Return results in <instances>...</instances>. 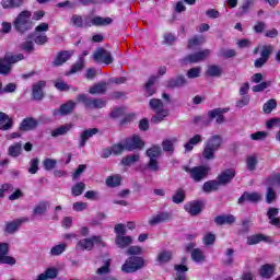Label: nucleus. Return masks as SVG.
<instances>
[{"label": "nucleus", "instance_id": "nucleus-35", "mask_svg": "<svg viewBox=\"0 0 280 280\" xmlns=\"http://www.w3.org/2000/svg\"><path fill=\"white\" fill-rule=\"evenodd\" d=\"M214 222L219 226H222L224 224H234L235 215H233V214L218 215V217L214 218Z\"/></svg>", "mask_w": 280, "mask_h": 280}, {"label": "nucleus", "instance_id": "nucleus-57", "mask_svg": "<svg viewBox=\"0 0 280 280\" xmlns=\"http://www.w3.org/2000/svg\"><path fill=\"white\" fill-rule=\"evenodd\" d=\"M233 255H235V249L233 248H228L225 250V259H223V264L224 266H232L233 261H234V258H233Z\"/></svg>", "mask_w": 280, "mask_h": 280}, {"label": "nucleus", "instance_id": "nucleus-21", "mask_svg": "<svg viewBox=\"0 0 280 280\" xmlns=\"http://www.w3.org/2000/svg\"><path fill=\"white\" fill-rule=\"evenodd\" d=\"M36 128H38V120L32 117L24 118L20 124L22 132H30V130H36Z\"/></svg>", "mask_w": 280, "mask_h": 280}, {"label": "nucleus", "instance_id": "nucleus-26", "mask_svg": "<svg viewBox=\"0 0 280 280\" xmlns=\"http://www.w3.org/2000/svg\"><path fill=\"white\" fill-rule=\"evenodd\" d=\"M224 113H229V108H214L208 113L209 119H215L217 124H224Z\"/></svg>", "mask_w": 280, "mask_h": 280}, {"label": "nucleus", "instance_id": "nucleus-8", "mask_svg": "<svg viewBox=\"0 0 280 280\" xmlns=\"http://www.w3.org/2000/svg\"><path fill=\"white\" fill-rule=\"evenodd\" d=\"M184 170L190 175V178H192L195 183H200L201 180H205L207 176H209V167L207 166H195L192 168H189V166H184Z\"/></svg>", "mask_w": 280, "mask_h": 280}, {"label": "nucleus", "instance_id": "nucleus-2", "mask_svg": "<svg viewBox=\"0 0 280 280\" xmlns=\"http://www.w3.org/2000/svg\"><path fill=\"white\" fill-rule=\"evenodd\" d=\"M222 148V136L214 135L203 144L202 156L206 161H213L215 152Z\"/></svg>", "mask_w": 280, "mask_h": 280}, {"label": "nucleus", "instance_id": "nucleus-53", "mask_svg": "<svg viewBox=\"0 0 280 280\" xmlns=\"http://www.w3.org/2000/svg\"><path fill=\"white\" fill-rule=\"evenodd\" d=\"M70 23L73 27H84V19H82V15L73 14L70 19Z\"/></svg>", "mask_w": 280, "mask_h": 280}, {"label": "nucleus", "instance_id": "nucleus-38", "mask_svg": "<svg viewBox=\"0 0 280 280\" xmlns=\"http://www.w3.org/2000/svg\"><path fill=\"white\" fill-rule=\"evenodd\" d=\"M21 152H23V144H21V142L14 143L8 149L9 156H12L13 159L21 156Z\"/></svg>", "mask_w": 280, "mask_h": 280}, {"label": "nucleus", "instance_id": "nucleus-1", "mask_svg": "<svg viewBox=\"0 0 280 280\" xmlns=\"http://www.w3.org/2000/svg\"><path fill=\"white\" fill-rule=\"evenodd\" d=\"M13 27L18 34H27L34 27L32 11L24 10L13 21Z\"/></svg>", "mask_w": 280, "mask_h": 280}, {"label": "nucleus", "instance_id": "nucleus-11", "mask_svg": "<svg viewBox=\"0 0 280 280\" xmlns=\"http://www.w3.org/2000/svg\"><path fill=\"white\" fill-rule=\"evenodd\" d=\"M16 259L10 256V244L0 243V265L14 266Z\"/></svg>", "mask_w": 280, "mask_h": 280}, {"label": "nucleus", "instance_id": "nucleus-45", "mask_svg": "<svg viewBox=\"0 0 280 280\" xmlns=\"http://www.w3.org/2000/svg\"><path fill=\"white\" fill-rule=\"evenodd\" d=\"M273 273L275 267H272L271 265H264L260 268V277H262V279H270V277H272Z\"/></svg>", "mask_w": 280, "mask_h": 280}, {"label": "nucleus", "instance_id": "nucleus-13", "mask_svg": "<svg viewBox=\"0 0 280 280\" xmlns=\"http://www.w3.org/2000/svg\"><path fill=\"white\" fill-rule=\"evenodd\" d=\"M145 145V142L138 135L132 136L131 138H127L125 140V150L127 152H132L135 150H142Z\"/></svg>", "mask_w": 280, "mask_h": 280}, {"label": "nucleus", "instance_id": "nucleus-27", "mask_svg": "<svg viewBox=\"0 0 280 280\" xmlns=\"http://www.w3.org/2000/svg\"><path fill=\"white\" fill-rule=\"evenodd\" d=\"M23 222H30V219L27 218H21V219H16L12 222H8L5 225V233H16V231H19V226H21V224H23Z\"/></svg>", "mask_w": 280, "mask_h": 280}, {"label": "nucleus", "instance_id": "nucleus-54", "mask_svg": "<svg viewBox=\"0 0 280 280\" xmlns=\"http://www.w3.org/2000/svg\"><path fill=\"white\" fill-rule=\"evenodd\" d=\"M202 43H205V37L196 35L188 40V49H194V47H198V45H202Z\"/></svg>", "mask_w": 280, "mask_h": 280}, {"label": "nucleus", "instance_id": "nucleus-37", "mask_svg": "<svg viewBox=\"0 0 280 280\" xmlns=\"http://www.w3.org/2000/svg\"><path fill=\"white\" fill-rule=\"evenodd\" d=\"M220 189V184L218 180H208L202 186V191L205 194H211V191H218Z\"/></svg>", "mask_w": 280, "mask_h": 280}, {"label": "nucleus", "instance_id": "nucleus-32", "mask_svg": "<svg viewBox=\"0 0 280 280\" xmlns=\"http://www.w3.org/2000/svg\"><path fill=\"white\" fill-rule=\"evenodd\" d=\"M185 198H187V192H185V189L178 188L171 197V200L174 205H183V202H185Z\"/></svg>", "mask_w": 280, "mask_h": 280}, {"label": "nucleus", "instance_id": "nucleus-63", "mask_svg": "<svg viewBox=\"0 0 280 280\" xmlns=\"http://www.w3.org/2000/svg\"><path fill=\"white\" fill-rule=\"evenodd\" d=\"M163 45H174L176 43V35L172 33H165L163 35Z\"/></svg>", "mask_w": 280, "mask_h": 280}, {"label": "nucleus", "instance_id": "nucleus-15", "mask_svg": "<svg viewBox=\"0 0 280 280\" xmlns=\"http://www.w3.org/2000/svg\"><path fill=\"white\" fill-rule=\"evenodd\" d=\"M77 105L78 104L75 102L68 101L67 103L62 104L59 109H54L52 116L59 117V115H61V117H66L67 115H71V113L75 110Z\"/></svg>", "mask_w": 280, "mask_h": 280}, {"label": "nucleus", "instance_id": "nucleus-18", "mask_svg": "<svg viewBox=\"0 0 280 280\" xmlns=\"http://www.w3.org/2000/svg\"><path fill=\"white\" fill-rule=\"evenodd\" d=\"M183 86H187V79L183 74L166 81L167 89H182Z\"/></svg>", "mask_w": 280, "mask_h": 280}, {"label": "nucleus", "instance_id": "nucleus-56", "mask_svg": "<svg viewBox=\"0 0 280 280\" xmlns=\"http://www.w3.org/2000/svg\"><path fill=\"white\" fill-rule=\"evenodd\" d=\"M84 69V57H80L79 60L71 67L69 73H78V71H82Z\"/></svg>", "mask_w": 280, "mask_h": 280}, {"label": "nucleus", "instance_id": "nucleus-19", "mask_svg": "<svg viewBox=\"0 0 280 280\" xmlns=\"http://www.w3.org/2000/svg\"><path fill=\"white\" fill-rule=\"evenodd\" d=\"M259 201H261V195L259 192L244 191L243 195L238 198L237 203L244 205V202H259Z\"/></svg>", "mask_w": 280, "mask_h": 280}, {"label": "nucleus", "instance_id": "nucleus-52", "mask_svg": "<svg viewBox=\"0 0 280 280\" xmlns=\"http://www.w3.org/2000/svg\"><path fill=\"white\" fill-rule=\"evenodd\" d=\"M275 108H277V100L275 98L269 100L262 106L264 113H266V115H270Z\"/></svg>", "mask_w": 280, "mask_h": 280}, {"label": "nucleus", "instance_id": "nucleus-39", "mask_svg": "<svg viewBox=\"0 0 280 280\" xmlns=\"http://www.w3.org/2000/svg\"><path fill=\"white\" fill-rule=\"evenodd\" d=\"M48 209H49V202L40 201L38 205L35 206L33 210V215H45Z\"/></svg>", "mask_w": 280, "mask_h": 280}, {"label": "nucleus", "instance_id": "nucleus-44", "mask_svg": "<svg viewBox=\"0 0 280 280\" xmlns=\"http://www.w3.org/2000/svg\"><path fill=\"white\" fill-rule=\"evenodd\" d=\"M156 261L159 264H167L172 261V252L162 250L158 254Z\"/></svg>", "mask_w": 280, "mask_h": 280}, {"label": "nucleus", "instance_id": "nucleus-41", "mask_svg": "<svg viewBox=\"0 0 280 280\" xmlns=\"http://www.w3.org/2000/svg\"><path fill=\"white\" fill-rule=\"evenodd\" d=\"M154 82H156V77L153 75V77L149 78L147 84L144 85V91H145L147 97H152V95H154L156 93V90L154 88H152Z\"/></svg>", "mask_w": 280, "mask_h": 280}, {"label": "nucleus", "instance_id": "nucleus-12", "mask_svg": "<svg viewBox=\"0 0 280 280\" xmlns=\"http://www.w3.org/2000/svg\"><path fill=\"white\" fill-rule=\"evenodd\" d=\"M114 60L115 59L113 58V54H110V51H108L104 48H98L93 54L94 62H103L104 65H113Z\"/></svg>", "mask_w": 280, "mask_h": 280}, {"label": "nucleus", "instance_id": "nucleus-9", "mask_svg": "<svg viewBox=\"0 0 280 280\" xmlns=\"http://www.w3.org/2000/svg\"><path fill=\"white\" fill-rule=\"evenodd\" d=\"M211 56L210 49H205L199 52L190 54L180 59L182 65H196L198 62H202V60H207V58Z\"/></svg>", "mask_w": 280, "mask_h": 280}, {"label": "nucleus", "instance_id": "nucleus-23", "mask_svg": "<svg viewBox=\"0 0 280 280\" xmlns=\"http://www.w3.org/2000/svg\"><path fill=\"white\" fill-rule=\"evenodd\" d=\"M97 132H100V129L97 128L85 129L80 136L79 148H84V145H86V141L92 137H95Z\"/></svg>", "mask_w": 280, "mask_h": 280}, {"label": "nucleus", "instance_id": "nucleus-46", "mask_svg": "<svg viewBox=\"0 0 280 280\" xmlns=\"http://www.w3.org/2000/svg\"><path fill=\"white\" fill-rule=\"evenodd\" d=\"M259 242H266V236L264 234H254L247 237V245L255 246Z\"/></svg>", "mask_w": 280, "mask_h": 280}, {"label": "nucleus", "instance_id": "nucleus-7", "mask_svg": "<svg viewBox=\"0 0 280 280\" xmlns=\"http://www.w3.org/2000/svg\"><path fill=\"white\" fill-rule=\"evenodd\" d=\"M106 246V243L102 240V236L93 235L89 238L80 240L77 243L75 249L77 250H93L94 246Z\"/></svg>", "mask_w": 280, "mask_h": 280}, {"label": "nucleus", "instance_id": "nucleus-55", "mask_svg": "<svg viewBox=\"0 0 280 280\" xmlns=\"http://www.w3.org/2000/svg\"><path fill=\"white\" fill-rule=\"evenodd\" d=\"M265 200L267 205H272V202L277 200V191H275L272 187L267 188Z\"/></svg>", "mask_w": 280, "mask_h": 280}, {"label": "nucleus", "instance_id": "nucleus-43", "mask_svg": "<svg viewBox=\"0 0 280 280\" xmlns=\"http://www.w3.org/2000/svg\"><path fill=\"white\" fill-rule=\"evenodd\" d=\"M206 73L210 78H220L222 75V68L218 65H211L208 67Z\"/></svg>", "mask_w": 280, "mask_h": 280}, {"label": "nucleus", "instance_id": "nucleus-60", "mask_svg": "<svg viewBox=\"0 0 280 280\" xmlns=\"http://www.w3.org/2000/svg\"><path fill=\"white\" fill-rule=\"evenodd\" d=\"M105 183L107 187H119L121 185V178L119 176H109Z\"/></svg>", "mask_w": 280, "mask_h": 280}, {"label": "nucleus", "instance_id": "nucleus-61", "mask_svg": "<svg viewBox=\"0 0 280 280\" xmlns=\"http://www.w3.org/2000/svg\"><path fill=\"white\" fill-rule=\"evenodd\" d=\"M110 149L114 156H120V154H124V150H126V144L116 143L112 145Z\"/></svg>", "mask_w": 280, "mask_h": 280}, {"label": "nucleus", "instance_id": "nucleus-10", "mask_svg": "<svg viewBox=\"0 0 280 280\" xmlns=\"http://www.w3.org/2000/svg\"><path fill=\"white\" fill-rule=\"evenodd\" d=\"M275 51V46L272 45H265L260 48V58H257L254 61V67L256 69H261L270 60V56H272Z\"/></svg>", "mask_w": 280, "mask_h": 280}, {"label": "nucleus", "instance_id": "nucleus-4", "mask_svg": "<svg viewBox=\"0 0 280 280\" xmlns=\"http://www.w3.org/2000/svg\"><path fill=\"white\" fill-rule=\"evenodd\" d=\"M141 268H145V259L140 256H131L127 258L125 264L121 266V271L130 275L132 272H137V270H141Z\"/></svg>", "mask_w": 280, "mask_h": 280}, {"label": "nucleus", "instance_id": "nucleus-49", "mask_svg": "<svg viewBox=\"0 0 280 280\" xmlns=\"http://www.w3.org/2000/svg\"><path fill=\"white\" fill-rule=\"evenodd\" d=\"M86 189V184L79 182L71 188V194L74 197L82 196V191Z\"/></svg>", "mask_w": 280, "mask_h": 280}, {"label": "nucleus", "instance_id": "nucleus-34", "mask_svg": "<svg viewBox=\"0 0 280 280\" xmlns=\"http://www.w3.org/2000/svg\"><path fill=\"white\" fill-rule=\"evenodd\" d=\"M198 143H202V136L197 133L192 138H190L187 143L184 144L185 151L191 152V150H194V147L198 145Z\"/></svg>", "mask_w": 280, "mask_h": 280}, {"label": "nucleus", "instance_id": "nucleus-58", "mask_svg": "<svg viewBox=\"0 0 280 280\" xmlns=\"http://www.w3.org/2000/svg\"><path fill=\"white\" fill-rule=\"evenodd\" d=\"M20 49H22V51H25V54H32L34 51V42L27 39L24 43H22L20 45Z\"/></svg>", "mask_w": 280, "mask_h": 280}, {"label": "nucleus", "instance_id": "nucleus-6", "mask_svg": "<svg viewBox=\"0 0 280 280\" xmlns=\"http://www.w3.org/2000/svg\"><path fill=\"white\" fill-rule=\"evenodd\" d=\"M20 60H25V56L23 54L5 56L3 59H0V74L10 75L12 65H16V62H20Z\"/></svg>", "mask_w": 280, "mask_h": 280}, {"label": "nucleus", "instance_id": "nucleus-62", "mask_svg": "<svg viewBox=\"0 0 280 280\" xmlns=\"http://www.w3.org/2000/svg\"><path fill=\"white\" fill-rule=\"evenodd\" d=\"M110 272V259L104 261L103 266L96 270V275H108Z\"/></svg>", "mask_w": 280, "mask_h": 280}, {"label": "nucleus", "instance_id": "nucleus-20", "mask_svg": "<svg viewBox=\"0 0 280 280\" xmlns=\"http://www.w3.org/2000/svg\"><path fill=\"white\" fill-rule=\"evenodd\" d=\"M267 218L271 226H276V229H280L279 208H275V207L268 208Z\"/></svg>", "mask_w": 280, "mask_h": 280}, {"label": "nucleus", "instance_id": "nucleus-47", "mask_svg": "<svg viewBox=\"0 0 280 280\" xmlns=\"http://www.w3.org/2000/svg\"><path fill=\"white\" fill-rule=\"evenodd\" d=\"M163 153V151L161 150L160 145H153L151 147L149 150H147V156H149L150 159H159V156H161V154Z\"/></svg>", "mask_w": 280, "mask_h": 280}, {"label": "nucleus", "instance_id": "nucleus-51", "mask_svg": "<svg viewBox=\"0 0 280 280\" xmlns=\"http://www.w3.org/2000/svg\"><path fill=\"white\" fill-rule=\"evenodd\" d=\"M191 259L197 264L205 261V253L200 248H195L191 252Z\"/></svg>", "mask_w": 280, "mask_h": 280}, {"label": "nucleus", "instance_id": "nucleus-31", "mask_svg": "<svg viewBox=\"0 0 280 280\" xmlns=\"http://www.w3.org/2000/svg\"><path fill=\"white\" fill-rule=\"evenodd\" d=\"M115 244L118 248H128L130 244H132V237L126 235H116Z\"/></svg>", "mask_w": 280, "mask_h": 280}, {"label": "nucleus", "instance_id": "nucleus-24", "mask_svg": "<svg viewBox=\"0 0 280 280\" xmlns=\"http://www.w3.org/2000/svg\"><path fill=\"white\" fill-rule=\"evenodd\" d=\"M113 19L112 18H102V16H94L91 20V23H85V27H91L94 25L95 27H106V25H112Z\"/></svg>", "mask_w": 280, "mask_h": 280}, {"label": "nucleus", "instance_id": "nucleus-22", "mask_svg": "<svg viewBox=\"0 0 280 280\" xmlns=\"http://www.w3.org/2000/svg\"><path fill=\"white\" fill-rule=\"evenodd\" d=\"M73 56V52L69 50H61L57 54L56 58L52 61V67H62L67 60Z\"/></svg>", "mask_w": 280, "mask_h": 280}, {"label": "nucleus", "instance_id": "nucleus-59", "mask_svg": "<svg viewBox=\"0 0 280 280\" xmlns=\"http://www.w3.org/2000/svg\"><path fill=\"white\" fill-rule=\"evenodd\" d=\"M43 165L44 170H46L47 172H51V170H55L56 165H58V161L47 158L43 161Z\"/></svg>", "mask_w": 280, "mask_h": 280}, {"label": "nucleus", "instance_id": "nucleus-3", "mask_svg": "<svg viewBox=\"0 0 280 280\" xmlns=\"http://www.w3.org/2000/svg\"><path fill=\"white\" fill-rule=\"evenodd\" d=\"M149 107L153 113H155L154 116L151 118V124H161L167 115H170V110L165 108V105L163 104V101L160 98H151L149 101Z\"/></svg>", "mask_w": 280, "mask_h": 280}, {"label": "nucleus", "instance_id": "nucleus-17", "mask_svg": "<svg viewBox=\"0 0 280 280\" xmlns=\"http://www.w3.org/2000/svg\"><path fill=\"white\" fill-rule=\"evenodd\" d=\"M236 174L235 170L228 168L218 175L217 182H219V185H229V183L235 178Z\"/></svg>", "mask_w": 280, "mask_h": 280}, {"label": "nucleus", "instance_id": "nucleus-25", "mask_svg": "<svg viewBox=\"0 0 280 280\" xmlns=\"http://www.w3.org/2000/svg\"><path fill=\"white\" fill-rule=\"evenodd\" d=\"M45 86H47V83L45 81H39L33 85V100L40 102V100L45 97V94L43 93V89H45Z\"/></svg>", "mask_w": 280, "mask_h": 280}, {"label": "nucleus", "instance_id": "nucleus-14", "mask_svg": "<svg viewBox=\"0 0 280 280\" xmlns=\"http://www.w3.org/2000/svg\"><path fill=\"white\" fill-rule=\"evenodd\" d=\"M150 226H156L159 224H163L165 222H172V212L160 211L151 219H149Z\"/></svg>", "mask_w": 280, "mask_h": 280}, {"label": "nucleus", "instance_id": "nucleus-36", "mask_svg": "<svg viewBox=\"0 0 280 280\" xmlns=\"http://www.w3.org/2000/svg\"><path fill=\"white\" fill-rule=\"evenodd\" d=\"M106 82H100L90 88L89 93L91 95H104L106 93Z\"/></svg>", "mask_w": 280, "mask_h": 280}, {"label": "nucleus", "instance_id": "nucleus-40", "mask_svg": "<svg viewBox=\"0 0 280 280\" xmlns=\"http://www.w3.org/2000/svg\"><path fill=\"white\" fill-rule=\"evenodd\" d=\"M30 38H33L36 45H46L48 43L49 37L45 33H34L30 35Z\"/></svg>", "mask_w": 280, "mask_h": 280}, {"label": "nucleus", "instance_id": "nucleus-50", "mask_svg": "<svg viewBox=\"0 0 280 280\" xmlns=\"http://www.w3.org/2000/svg\"><path fill=\"white\" fill-rule=\"evenodd\" d=\"M268 86H272V81H264L258 83L252 88V91L253 93H262V91H266Z\"/></svg>", "mask_w": 280, "mask_h": 280}, {"label": "nucleus", "instance_id": "nucleus-28", "mask_svg": "<svg viewBox=\"0 0 280 280\" xmlns=\"http://www.w3.org/2000/svg\"><path fill=\"white\" fill-rule=\"evenodd\" d=\"M14 120L8 114L0 112V130H12Z\"/></svg>", "mask_w": 280, "mask_h": 280}, {"label": "nucleus", "instance_id": "nucleus-29", "mask_svg": "<svg viewBox=\"0 0 280 280\" xmlns=\"http://www.w3.org/2000/svg\"><path fill=\"white\" fill-rule=\"evenodd\" d=\"M72 129H73L72 124H66V125H61V126L57 127L56 129H54L50 132V135H51V137H54L56 139L57 137H63L65 135H67Z\"/></svg>", "mask_w": 280, "mask_h": 280}, {"label": "nucleus", "instance_id": "nucleus-48", "mask_svg": "<svg viewBox=\"0 0 280 280\" xmlns=\"http://www.w3.org/2000/svg\"><path fill=\"white\" fill-rule=\"evenodd\" d=\"M65 250H67V244L61 243L59 245H55L51 247L50 255H51V257H58L59 255H62V253H65Z\"/></svg>", "mask_w": 280, "mask_h": 280}, {"label": "nucleus", "instance_id": "nucleus-30", "mask_svg": "<svg viewBox=\"0 0 280 280\" xmlns=\"http://www.w3.org/2000/svg\"><path fill=\"white\" fill-rule=\"evenodd\" d=\"M25 3V0H2L1 5L3 10H16Z\"/></svg>", "mask_w": 280, "mask_h": 280}, {"label": "nucleus", "instance_id": "nucleus-42", "mask_svg": "<svg viewBox=\"0 0 280 280\" xmlns=\"http://www.w3.org/2000/svg\"><path fill=\"white\" fill-rule=\"evenodd\" d=\"M140 159H141V155L139 153H136V154H131V155H127V156L122 158L120 163H121V165L130 166V165H135V163L139 162Z\"/></svg>", "mask_w": 280, "mask_h": 280}, {"label": "nucleus", "instance_id": "nucleus-64", "mask_svg": "<svg viewBox=\"0 0 280 280\" xmlns=\"http://www.w3.org/2000/svg\"><path fill=\"white\" fill-rule=\"evenodd\" d=\"M162 148L164 152H168V154H174V142H172V140H163Z\"/></svg>", "mask_w": 280, "mask_h": 280}, {"label": "nucleus", "instance_id": "nucleus-33", "mask_svg": "<svg viewBox=\"0 0 280 280\" xmlns=\"http://www.w3.org/2000/svg\"><path fill=\"white\" fill-rule=\"evenodd\" d=\"M255 3H257V0H243L241 7L238 9L240 16H244V14H248V12H250L252 8L255 7Z\"/></svg>", "mask_w": 280, "mask_h": 280}, {"label": "nucleus", "instance_id": "nucleus-16", "mask_svg": "<svg viewBox=\"0 0 280 280\" xmlns=\"http://www.w3.org/2000/svg\"><path fill=\"white\" fill-rule=\"evenodd\" d=\"M184 210L186 213H189V215H200V213H202V202L198 200L187 202L184 205Z\"/></svg>", "mask_w": 280, "mask_h": 280}, {"label": "nucleus", "instance_id": "nucleus-5", "mask_svg": "<svg viewBox=\"0 0 280 280\" xmlns=\"http://www.w3.org/2000/svg\"><path fill=\"white\" fill-rule=\"evenodd\" d=\"M77 102L83 104V106L90 110H97L100 108H105L106 101L103 98L89 97L86 94H79L77 96Z\"/></svg>", "mask_w": 280, "mask_h": 280}]
</instances>
